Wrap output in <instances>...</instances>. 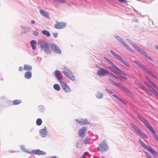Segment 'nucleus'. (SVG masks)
Returning <instances> with one entry per match:
<instances>
[{
  "mask_svg": "<svg viewBox=\"0 0 158 158\" xmlns=\"http://www.w3.org/2000/svg\"><path fill=\"white\" fill-rule=\"evenodd\" d=\"M110 70L113 72L117 75H119L120 77L122 79H126V77L124 76L126 75V74L122 71L114 63L111 66H108Z\"/></svg>",
  "mask_w": 158,
  "mask_h": 158,
  "instance_id": "nucleus-1",
  "label": "nucleus"
},
{
  "mask_svg": "<svg viewBox=\"0 0 158 158\" xmlns=\"http://www.w3.org/2000/svg\"><path fill=\"white\" fill-rule=\"evenodd\" d=\"M38 44L40 46L42 50L47 54H50L51 53V50L49 48V44L42 39L38 40Z\"/></svg>",
  "mask_w": 158,
  "mask_h": 158,
  "instance_id": "nucleus-2",
  "label": "nucleus"
},
{
  "mask_svg": "<svg viewBox=\"0 0 158 158\" xmlns=\"http://www.w3.org/2000/svg\"><path fill=\"white\" fill-rule=\"evenodd\" d=\"M146 79L148 80V82L150 84H147L148 87L149 89L151 92L158 97V87H157L148 78H146Z\"/></svg>",
  "mask_w": 158,
  "mask_h": 158,
  "instance_id": "nucleus-3",
  "label": "nucleus"
},
{
  "mask_svg": "<svg viewBox=\"0 0 158 158\" xmlns=\"http://www.w3.org/2000/svg\"><path fill=\"white\" fill-rule=\"evenodd\" d=\"M139 143L143 148H144L148 151L151 153L153 156L156 158V156L158 154V153L156 152L154 149L151 148L148 146L146 145L141 140L139 139Z\"/></svg>",
  "mask_w": 158,
  "mask_h": 158,
  "instance_id": "nucleus-4",
  "label": "nucleus"
},
{
  "mask_svg": "<svg viewBox=\"0 0 158 158\" xmlns=\"http://www.w3.org/2000/svg\"><path fill=\"white\" fill-rule=\"evenodd\" d=\"M109 148V146L104 140L99 143L97 148V149L99 152L103 153L106 151Z\"/></svg>",
  "mask_w": 158,
  "mask_h": 158,
  "instance_id": "nucleus-5",
  "label": "nucleus"
},
{
  "mask_svg": "<svg viewBox=\"0 0 158 158\" xmlns=\"http://www.w3.org/2000/svg\"><path fill=\"white\" fill-rule=\"evenodd\" d=\"M63 69L64 70L62 71V72L64 75L72 81H74L75 80V77L73 75V73L69 69L67 68L66 67H65Z\"/></svg>",
  "mask_w": 158,
  "mask_h": 158,
  "instance_id": "nucleus-6",
  "label": "nucleus"
},
{
  "mask_svg": "<svg viewBox=\"0 0 158 158\" xmlns=\"http://www.w3.org/2000/svg\"><path fill=\"white\" fill-rule=\"evenodd\" d=\"M110 53L118 60L120 61L123 64L126 66L129 67L130 64L126 61L124 60L117 53L114 52L112 50L110 51Z\"/></svg>",
  "mask_w": 158,
  "mask_h": 158,
  "instance_id": "nucleus-7",
  "label": "nucleus"
},
{
  "mask_svg": "<svg viewBox=\"0 0 158 158\" xmlns=\"http://www.w3.org/2000/svg\"><path fill=\"white\" fill-rule=\"evenodd\" d=\"M135 49L139 52L140 53L146 57L147 58L150 60H152L150 57L143 50L140 48H139L137 45L135 43H132L131 45Z\"/></svg>",
  "mask_w": 158,
  "mask_h": 158,
  "instance_id": "nucleus-8",
  "label": "nucleus"
},
{
  "mask_svg": "<svg viewBox=\"0 0 158 158\" xmlns=\"http://www.w3.org/2000/svg\"><path fill=\"white\" fill-rule=\"evenodd\" d=\"M95 137V139H92L89 136L86 137L83 140L84 143L85 145L87 144H90L93 143L94 141H96L98 139L97 135H96Z\"/></svg>",
  "mask_w": 158,
  "mask_h": 158,
  "instance_id": "nucleus-9",
  "label": "nucleus"
},
{
  "mask_svg": "<svg viewBox=\"0 0 158 158\" xmlns=\"http://www.w3.org/2000/svg\"><path fill=\"white\" fill-rule=\"evenodd\" d=\"M87 128L86 127H83L80 129L78 132V135L81 138L84 137L85 135Z\"/></svg>",
  "mask_w": 158,
  "mask_h": 158,
  "instance_id": "nucleus-10",
  "label": "nucleus"
},
{
  "mask_svg": "<svg viewBox=\"0 0 158 158\" xmlns=\"http://www.w3.org/2000/svg\"><path fill=\"white\" fill-rule=\"evenodd\" d=\"M50 47L53 52L57 54H60L61 51L60 48L56 44L53 43L50 44Z\"/></svg>",
  "mask_w": 158,
  "mask_h": 158,
  "instance_id": "nucleus-11",
  "label": "nucleus"
},
{
  "mask_svg": "<svg viewBox=\"0 0 158 158\" xmlns=\"http://www.w3.org/2000/svg\"><path fill=\"white\" fill-rule=\"evenodd\" d=\"M60 83L62 88L65 92L69 93L71 91V89L67 83L63 81Z\"/></svg>",
  "mask_w": 158,
  "mask_h": 158,
  "instance_id": "nucleus-12",
  "label": "nucleus"
},
{
  "mask_svg": "<svg viewBox=\"0 0 158 158\" xmlns=\"http://www.w3.org/2000/svg\"><path fill=\"white\" fill-rule=\"evenodd\" d=\"M39 135L42 138H45L48 135V131L46 127H44L43 129L39 130Z\"/></svg>",
  "mask_w": 158,
  "mask_h": 158,
  "instance_id": "nucleus-13",
  "label": "nucleus"
},
{
  "mask_svg": "<svg viewBox=\"0 0 158 158\" xmlns=\"http://www.w3.org/2000/svg\"><path fill=\"white\" fill-rule=\"evenodd\" d=\"M75 121L80 125L83 126L89 124V122L86 119L81 118L80 119H76Z\"/></svg>",
  "mask_w": 158,
  "mask_h": 158,
  "instance_id": "nucleus-14",
  "label": "nucleus"
},
{
  "mask_svg": "<svg viewBox=\"0 0 158 158\" xmlns=\"http://www.w3.org/2000/svg\"><path fill=\"white\" fill-rule=\"evenodd\" d=\"M66 25V22H62L56 23L55 25V27L57 29H60L64 27Z\"/></svg>",
  "mask_w": 158,
  "mask_h": 158,
  "instance_id": "nucleus-15",
  "label": "nucleus"
},
{
  "mask_svg": "<svg viewBox=\"0 0 158 158\" xmlns=\"http://www.w3.org/2000/svg\"><path fill=\"white\" fill-rule=\"evenodd\" d=\"M108 73V71L105 69L101 67H100L99 69L97 71V74L100 76H104Z\"/></svg>",
  "mask_w": 158,
  "mask_h": 158,
  "instance_id": "nucleus-16",
  "label": "nucleus"
},
{
  "mask_svg": "<svg viewBox=\"0 0 158 158\" xmlns=\"http://www.w3.org/2000/svg\"><path fill=\"white\" fill-rule=\"evenodd\" d=\"M33 153L35 155H46V153L45 152L40 150L39 149L36 150H33L31 152L29 153V154Z\"/></svg>",
  "mask_w": 158,
  "mask_h": 158,
  "instance_id": "nucleus-17",
  "label": "nucleus"
},
{
  "mask_svg": "<svg viewBox=\"0 0 158 158\" xmlns=\"http://www.w3.org/2000/svg\"><path fill=\"white\" fill-rule=\"evenodd\" d=\"M54 74L57 80L60 83L62 81L63 78L59 71L56 70L54 72Z\"/></svg>",
  "mask_w": 158,
  "mask_h": 158,
  "instance_id": "nucleus-18",
  "label": "nucleus"
},
{
  "mask_svg": "<svg viewBox=\"0 0 158 158\" xmlns=\"http://www.w3.org/2000/svg\"><path fill=\"white\" fill-rule=\"evenodd\" d=\"M114 37L120 43H121L124 46H127V44L119 36L115 35Z\"/></svg>",
  "mask_w": 158,
  "mask_h": 158,
  "instance_id": "nucleus-19",
  "label": "nucleus"
},
{
  "mask_svg": "<svg viewBox=\"0 0 158 158\" xmlns=\"http://www.w3.org/2000/svg\"><path fill=\"white\" fill-rule=\"evenodd\" d=\"M40 14L43 16L47 18H48L49 17V14L47 12L44 10H43L41 9L40 10Z\"/></svg>",
  "mask_w": 158,
  "mask_h": 158,
  "instance_id": "nucleus-20",
  "label": "nucleus"
},
{
  "mask_svg": "<svg viewBox=\"0 0 158 158\" xmlns=\"http://www.w3.org/2000/svg\"><path fill=\"white\" fill-rule=\"evenodd\" d=\"M32 77V73L31 71H27L24 73V77L26 79H29L31 78Z\"/></svg>",
  "mask_w": 158,
  "mask_h": 158,
  "instance_id": "nucleus-21",
  "label": "nucleus"
},
{
  "mask_svg": "<svg viewBox=\"0 0 158 158\" xmlns=\"http://www.w3.org/2000/svg\"><path fill=\"white\" fill-rule=\"evenodd\" d=\"M95 96L97 98L100 99L102 98L103 95L102 93L99 92H97L95 94Z\"/></svg>",
  "mask_w": 158,
  "mask_h": 158,
  "instance_id": "nucleus-22",
  "label": "nucleus"
},
{
  "mask_svg": "<svg viewBox=\"0 0 158 158\" xmlns=\"http://www.w3.org/2000/svg\"><path fill=\"white\" fill-rule=\"evenodd\" d=\"M135 63L139 67L142 68L145 71L147 69L146 67L140 63L139 62L137 61H135Z\"/></svg>",
  "mask_w": 158,
  "mask_h": 158,
  "instance_id": "nucleus-23",
  "label": "nucleus"
},
{
  "mask_svg": "<svg viewBox=\"0 0 158 158\" xmlns=\"http://www.w3.org/2000/svg\"><path fill=\"white\" fill-rule=\"evenodd\" d=\"M139 86L141 89H142L144 91L146 92L147 93H148V94L150 95H152V94L149 91V90H148V89L146 87H145L142 84H140Z\"/></svg>",
  "mask_w": 158,
  "mask_h": 158,
  "instance_id": "nucleus-24",
  "label": "nucleus"
},
{
  "mask_svg": "<svg viewBox=\"0 0 158 158\" xmlns=\"http://www.w3.org/2000/svg\"><path fill=\"white\" fill-rule=\"evenodd\" d=\"M32 69V66L30 65L27 64H25L24 65L23 69L24 70L29 71L31 70Z\"/></svg>",
  "mask_w": 158,
  "mask_h": 158,
  "instance_id": "nucleus-25",
  "label": "nucleus"
},
{
  "mask_svg": "<svg viewBox=\"0 0 158 158\" xmlns=\"http://www.w3.org/2000/svg\"><path fill=\"white\" fill-rule=\"evenodd\" d=\"M38 110L41 112H44L45 110L44 106L42 105H40L38 106Z\"/></svg>",
  "mask_w": 158,
  "mask_h": 158,
  "instance_id": "nucleus-26",
  "label": "nucleus"
},
{
  "mask_svg": "<svg viewBox=\"0 0 158 158\" xmlns=\"http://www.w3.org/2000/svg\"><path fill=\"white\" fill-rule=\"evenodd\" d=\"M42 33L44 35L49 37L50 36V34L49 32L46 30H43L42 31Z\"/></svg>",
  "mask_w": 158,
  "mask_h": 158,
  "instance_id": "nucleus-27",
  "label": "nucleus"
},
{
  "mask_svg": "<svg viewBox=\"0 0 158 158\" xmlns=\"http://www.w3.org/2000/svg\"><path fill=\"white\" fill-rule=\"evenodd\" d=\"M30 44L32 48L35 50L36 48L35 45L36 44V42L34 40H32L30 42Z\"/></svg>",
  "mask_w": 158,
  "mask_h": 158,
  "instance_id": "nucleus-28",
  "label": "nucleus"
},
{
  "mask_svg": "<svg viewBox=\"0 0 158 158\" xmlns=\"http://www.w3.org/2000/svg\"><path fill=\"white\" fill-rule=\"evenodd\" d=\"M119 88L122 89L124 92L127 94H130L131 92L130 91L127 89L125 87L122 86L121 85L120 87Z\"/></svg>",
  "mask_w": 158,
  "mask_h": 158,
  "instance_id": "nucleus-29",
  "label": "nucleus"
},
{
  "mask_svg": "<svg viewBox=\"0 0 158 158\" xmlns=\"http://www.w3.org/2000/svg\"><path fill=\"white\" fill-rule=\"evenodd\" d=\"M53 87L54 89L57 91H59L60 90V86L58 84H55L53 85Z\"/></svg>",
  "mask_w": 158,
  "mask_h": 158,
  "instance_id": "nucleus-30",
  "label": "nucleus"
},
{
  "mask_svg": "<svg viewBox=\"0 0 158 158\" xmlns=\"http://www.w3.org/2000/svg\"><path fill=\"white\" fill-rule=\"evenodd\" d=\"M42 123V121L41 118H39L37 119L36 121V124L38 126H40L41 125Z\"/></svg>",
  "mask_w": 158,
  "mask_h": 158,
  "instance_id": "nucleus-31",
  "label": "nucleus"
},
{
  "mask_svg": "<svg viewBox=\"0 0 158 158\" xmlns=\"http://www.w3.org/2000/svg\"><path fill=\"white\" fill-rule=\"evenodd\" d=\"M21 102V101L20 99H16L13 101L14 105H18Z\"/></svg>",
  "mask_w": 158,
  "mask_h": 158,
  "instance_id": "nucleus-32",
  "label": "nucleus"
},
{
  "mask_svg": "<svg viewBox=\"0 0 158 158\" xmlns=\"http://www.w3.org/2000/svg\"><path fill=\"white\" fill-rule=\"evenodd\" d=\"M138 134L143 138H147L148 137V136L144 133L142 132L141 131Z\"/></svg>",
  "mask_w": 158,
  "mask_h": 158,
  "instance_id": "nucleus-33",
  "label": "nucleus"
},
{
  "mask_svg": "<svg viewBox=\"0 0 158 158\" xmlns=\"http://www.w3.org/2000/svg\"><path fill=\"white\" fill-rule=\"evenodd\" d=\"M145 126L151 131L154 130L152 127L150 125L148 122V123H147L146 124H145Z\"/></svg>",
  "mask_w": 158,
  "mask_h": 158,
  "instance_id": "nucleus-34",
  "label": "nucleus"
},
{
  "mask_svg": "<svg viewBox=\"0 0 158 158\" xmlns=\"http://www.w3.org/2000/svg\"><path fill=\"white\" fill-rule=\"evenodd\" d=\"M22 28L25 31V32H28L30 31L31 28L30 27H22Z\"/></svg>",
  "mask_w": 158,
  "mask_h": 158,
  "instance_id": "nucleus-35",
  "label": "nucleus"
},
{
  "mask_svg": "<svg viewBox=\"0 0 158 158\" xmlns=\"http://www.w3.org/2000/svg\"><path fill=\"white\" fill-rule=\"evenodd\" d=\"M151 132L153 133V135L154 136L155 140L156 141H158V136L156 135L155 131L153 130H152Z\"/></svg>",
  "mask_w": 158,
  "mask_h": 158,
  "instance_id": "nucleus-36",
  "label": "nucleus"
},
{
  "mask_svg": "<svg viewBox=\"0 0 158 158\" xmlns=\"http://www.w3.org/2000/svg\"><path fill=\"white\" fill-rule=\"evenodd\" d=\"M33 35L35 36H37L38 34V29L36 28H35V30L33 31Z\"/></svg>",
  "mask_w": 158,
  "mask_h": 158,
  "instance_id": "nucleus-37",
  "label": "nucleus"
},
{
  "mask_svg": "<svg viewBox=\"0 0 158 158\" xmlns=\"http://www.w3.org/2000/svg\"><path fill=\"white\" fill-rule=\"evenodd\" d=\"M137 118H139V119L142 122L145 119L144 117L140 115H137Z\"/></svg>",
  "mask_w": 158,
  "mask_h": 158,
  "instance_id": "nucleus-38",
  "label": "nucleus"
},
{
  "mask_svg": "<svg viewBox=\"0 0 158 158\" xmlns=\"http://www.w3.org/2000/svg\"><path fill=\"white\" fill-rule=\"evenodd\" d=\"M20 148L21 149L22 151L23 152H26L28 153L27 151V150H25V147H24V146L23 145H20ZM29 153V152H28V153Z\"/></svg>",
  "mask_w": 158,
  "mask_h": 158,
  "instance_id": "nucleus-39",
  "label": "nucleus"
},
{
  "mask_svg": "<svg viewBox=\"0 0 158 158\" xmlns=\"http://www.w3.org/2000/svg\"><path fill=\"white\" fill-rule=\"evenodd\" d=\"M134 131H135L138 134L139 133V132H140L141 130L139 129V128H138L137 127H136L134 129Z\"/></svg>",
  "mask_w": 158,
  "mask_h": 158,
  "instance_id": "nucleus-40",
  "label": "nucleus"
},
{
  "mask_svg": "<svg viewBox=\"0 0 158 158\" xmlns=\"http://www.w3.org/2000/svg\"><path fill=\"white\" fill-rule=\"evenodd\" d=\"M145 71L150 75H151L152 76L153 75L152 72L149 69H147Z\"/></svg>",
  "mask_w": 158,
  "mask_h": 158,
  "instance_id": "nucleus-41",
  "label": "nucleus"
},
{
  "mask_svg": "<svg viewBox=\"0 0 158 158\" xmlns=\"http://www.w3.org/2000/svg\"><path fill=\"white\" fill-rule=\"evenodd\" d=\"M105 90L107 93H108L110 94H112L113 93V92L111 90H110L108 89L107 88H105Z\"/></svg>",
  "mask_w": 158,
  "mask_h": 158,
  "instance_id": "nucleus-42",
  "label": "nucleus"
},
{
  "mask_svg": "<svg viewBox=\"0 0 158 158\" xmlns=\"http://www.w3.org/2000/svg\"><path fill=\"white\" fill-rule=\"evenodd\" d=\"M113 83L114 84L115 86L118 87L119 88L121 86V85L119 83H117L114 81H113Z\"/></svg>",
  "mask_w": 158,
  "mask_h": 158,
  "instance_id": "nucleus-43",
  "label": "nucleus"
},
{
  "mask_svg": "<svg viewBox=\"0 0 158 158\" xmlns=\"http://www.w3.org/2000/svg\"><path fill=\"white\" fill-rule=\"evenodd\" d=\"M125 47H126L129 50H130L131 52H134V51L127 44V46H124Z\"/></svg>",
  "mask_w": 158,
  "mask_h": 158,
  "instance_id": "nucleus-44",
  "label": "nucleus"
},
{
  "mask_svg": "<svg viewBox=\"0 0 158 158\" xmlns=\"http://www.w3.org/2000/svg\"><path fill=\"white\" fill-rule=\"evenodd\" d=\"M130 126L133 129H135L136 127V126L135 125V124L132 123H131L130 124Z\"/></svg>",
  "mask_w": 158,
  "mask_h": 158,
  "instance_id": "nucleus-45",
  "label": "nucleus"
},
{
  "mask_svg": "<svg viewBox=\"0 0 158 158\" xmlns=\"http://www.w3.org/2000/svg\"><path fill=\"white\" fill-rule=\"evenodd\" d=\"M130 126L133 129H135L136 127V126L135 125V124L132 123H131L130 124Z\"/></svg>",
  "mask_w": 158,
  "mask_h": 158,
  "instance_id": "nucleus-46",
  "label": "nucleus"
},
{
  "mask_svg": "<svg viewBox=\"0 0 158 158\" xmlns=\"http://www.w3.org/2000/svg\"><path fill=\"white\" fill-rule=\"evenodd\" d=\"M31 25H32L33 24H35L36 25L37 24V23L34 20H32L31 21Z\"/></svg>",
  "mask_w": 158,
  "mask_h": 158,
  "instance_id": "nucleus-47",
  "label": "nucleus"
},
{
  "mask_svg": "<svg viewBox=\"0 0 158 158\" xmlns=\"http://www.w3.org/2000/svg\"><path fill=\"white\" fill-rule=\"evenodd\" d=\"M58 35V33L57 32L54 33L53 34V35L55 38H56Z\"/></svg>",
  "mask_w": 158,
  "mask_h": 158,
  "instance_id": "nucleus-48",
  "label": "nucleus"
},
{
  "mask_svg": "<svg viewBox=\"0 0 158 158\" xmlns=\"http://www.w3.org/2000/svg\"><path fill=\"white\" fill-rule=\"evenodd\" d=\"M112 96H113L114 97L116 98L118 100L120 98L117 96L116 94H113L112 95Z\"/></svg>",
  "mask_w": 158,
  "mask_h": 158,
  "instance_id": "nucleus-49",
  "label": "nucleus"
},
{
  "mask_svg": "<svg viewBox=\"0 0 158 158\" xmlns=\"http://www.w3.org/2000/svg\"><path fill=\"white\" fill-rule=\"evenodd\" d=\"M87 154L86 153H85L83 155H82L81 157L79 158H87L85 156H87Z\"/></svg>",
  "mask_w": 158,
  "mask_h": 158,
  "instance_id": "nucleus-50",
  "label": "nucleus"
},
{
  "mask_svg": "<svg viewBox=\"0 0 158 158\" xmlns=\"http://www.w3.org/2000/svg\"><path fill=\"white\" fill-rule=\"evenodd\" d=\"M110 75L112 76L113 77H114L115 78H116V79H118V78L115 75H114L112 73H110Z\"/></svg>",
  "mask_w": 158,
  "mask_h": 158,
  "instance_id": "nucleus-51",
  "label": "nucleus"
},
{
  "mask_svg": "<svg viewBox=\"0 0 158 158\" xmlns=\"http://www.w3.org/2000/svg\"><path fill=\"white\" fill-rule=\"evenodd\" d=\"M118 100H119L123 104H126V103H125V102L123 100H122L120 98H119V99Z\"/></svg>",
  "mask_w": 158,
  "mask_h": 158,
  "instance_id": "nucleus-52",
  "label": "nucleus"
},
{
  "mask_svg": "<svg viewBox=\"0 0 158 158\" xmlns=\"http://www.w3.org/2000/svg\"><path fill=\"white\" fill-rule=\"evenodd\" d=\"M107 62L110 64V66H111V65L114 64V63L111 61V60H110Z\"/></svg>",
  "mask_w": 158,
  "mask_h": 158,
  "instance_id": "nucleus-53",
  "label": "nucleus"
},
{
  "mask_svg": "<svg viewBox=\"0 0 158 158\" xmlns=\"http://www.w3.org/2000/svg\"><path fill=\"white\" fill-rule=\"evenodd\" d=\"M142 122L144 124V125H145V124H146L147 123H148V122L147 120L145 119L143 122Z\"/></svg>",
  "mask_w": 158,
  "mask_h": 158,
  "instance_id": "nucleus-54",
  "label": "nucleus"
},
{
  "mask_svg": "<svg viewBox=\"0 0 158 158\" xmlns=\"http://www.w3.org/2000/svg\"><path fill=\"white\" fill-rule=\"evenodd\" d=\"M142 122L144 124V125H145V124H146L147 123H148V122L147 120L145 119L143 122Z\"/></svg>",
  "mask_w": 158,
  "mask_h": 158,
  "instance_id": "nucleus-55",
  "label": "nucleus"
},
{
  "mask_svg": "<svg viewBox=\"0 0 158 158\" xmlns=\"http://www.w3.org/2000/svg\"><path fill=\"white\" fill-rule=\"evenodd\" d=\"M127 41L131 45H132V43H133L134 42H132L130 40L127 39Z\"/></svg>",
  "mask_w": 158,
  "mask_h": 158,
  "instance_id": "nucleus-56",
  "label": "nucleus"
},
{
  "mask_svg": "<svg viewBox=\"0 0 158 158\" xmlns=\"http://www.w3.org/2000/svg\"><path fill=\"white\" fill-rule=\"evenodd\" d=\"M37 60L39 61V62H40L41 60V58L39 57H38L37 58Z\"/></svg>",
  "mask_w": 158,
  "mask_h": 158,
  "instance_id": "nucleus-57",
  "label": "nucleus"
},
{
  "mask_svg": "<svg viewBox=\"0 0 158 158\" xmlns=\"http://www.w3.org/2000/svg\"><path fill=\"white\" fill-rule=\"evenodd\" d=\"M23 67H22L21 66L19 67V71H22L23 70Z\"/></svg>",
  "mask_w": 158,
  "mask_h": 158,
  "instance_id": "nucleus-58",
  "label": "nucleus"
},
{
  "mask_svg": "<svg viewBox=\"0 0 158 158\" xmlns=\"http://www.w3.org/2000/svg\"><path fill=\"white\" fill-rule=\"evenodd\" d=\"M104 59L107 62H108L109 60V59L106 58V57H104Z\"/></svg>",
  "mask_w": 158,
  "mask_h": 158,
  "instance_id": "nucleus-59",
  "label": "nucleus"
},
{
  "mask_svg": "<svg viewBox=\"0 0 158 158\" xmlns=\"http://www.w3.org/2000/svg\"><path fill=\"white\" fill-rule=\"evenodd\" d=\"M79 144V142H77L76 143V146L77 148L78 147V145Z\"/></svg>",
  "mask_w": 158,
  "mask_h": 158,
  "instance_id": "nucleus-60",
  "label": "nucleus"
},
{
  "mask_svg": "<svg viewBox=\"0 0 158 158\" xmlns=\"http://www.w3.org/2000/svg\"><path fill=\"white\" fill-rule=\"evenodd\" d=\"M119 2H124L126 1V0H118Z\"/></svg>",
  "mask_w": 158,
  "mask_h": 158,
  "instance_id": "nucleus-61",
  "label": "nucleus"
},
{
  "mask_svg": "<svg viewBox=\"0 0 158 158\" xmlns=\"http://www.w3.org/2000/svg\"><path fill=\"white\" fill-rule=\"evenodd\" d=\"M57 1L62 3H64L65 1L64 0H58Z\"/></svg>",
  "mask_w": 158,
  "mask_h": 158,
  "instance_id": "nucleus-62",
  "label": "nucleus"
},
{
  "mask_svg": "<svg viewBox=\"0 0 158 158\" xmlns=\"http://www.w3.org/2000/svg\"><path fill=\"white\" fill-rule=\"evenodd\" d=\"M155 48H156V49H157V50H158V45H156L155 46Z\"/></svg>",
  "mask_w": 158,
  "mask_h": 158,
  "instance_id": "nucleus-63",
  "label": "nucleus"
},
{
  "mask_svg": "<svg viewBox=\"0 0 158 158\" xmlns=\"http://www.w3.org/2000/svg\"><path fill=\"white\" fill-rule=\"evenodd\" d=\"M109 80H110V81L113 83V81H113L111 79H109Z\"/></svg>",
  "mask_w": 158,
  "mask_h": 158,
  "instance_id": "nucleus-64",
  "label": "nucleus"
}]
</instances>
